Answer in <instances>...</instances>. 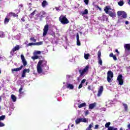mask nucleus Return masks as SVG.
Instances as JSON below:
<instances>
[{
    "instance_id": "f257e3e1",
    "label": "nucleus",
    "mask_w": 130,
    "mask_h": 130,
    "mask_svg": "<svg viewBox=\"0 0 130 130\" xmlns=\"http://www.w3.org/2000/svg\"><path fill=\"white\" fill-rule=\"evenodd\" d=\"M45 68L46 71L49 70V67L47 66V61L45 60H40L37 66L38 74H42V73H43V70H44Z\"/></svg>"
},
{
    "instance_id": "f03ea898",
    "label": "nucleus",
    "mask_w": 130,
    "mask_h": 130,
    "mask_svg": "<svg viewBox=\"0 0 130 130\" xmlns=\"http://www.w3.org/2000/svg\"><path fill=\"white\" fill-rule=\"evenodd\" d=\"M111 8L109 6H107L104 9V11L105 12L106 14H109L110 17L112 18H114V17H116V13H115V10H112L110 11Z\"/></svg>"
},
{
    "instance_id": "7ed1b4c3",
    "label": "nucleus",
    "mask_w": 130,
    "mask_h": 130,
    "mask_svg": "<svg viewBox=\"0 0 130 130\" xmlns=\"http://www.w3.org/2000/svg\"><path fill=\"white\" fill-rule=\"evenodd\" d=\"M88 71H89V67L86 66L85 68L83 70H79L80 77L84 78L86 75H87L88 73Z\"/></svg>"
},
{
    "instance_id": "20e7f679",
    "label": "nucleus",
    "mask_w": 130,
    "mask_h": 130,
    "mask_svg": "<svg viewBox=\"0 0 130 130\" xmlns=\"http://www.w3.org/2000/svg\"><path fill=\"white\" fill-rule=\"evenodd\" d=\"M59 20L61 22V24L63 25H66L67 24H69V20L67 18V16H64L63 15H61L59 18Z\"/></svg>"
},
{
    "instance_id": "39448f33",
    "label": "nucleus",
    "mask_w": 130,
    "mask_h": 130,
    "mask_svg": "<svg viewBox=\"0 0 130 130\" xmlns=\"http://www.w3.org/2000/svg\"><path fill=\"white\" fill-rule=\"evenodd\" d=\"M113 72L109 71L107 73V80L108 83H111L113 81Z\"/></svg>"
},
{
    "instance_id": "423d86ee",
    "label": "nucleus",
    "mask_w": 130,
    "mask_h": 130,
    "mask_svg": "<svg viewBox=\"0 0 130 130\" xmlns=\"http://www.w3.org/2000/svg\"><path fill=\"white\" fill-rule=\"evenodd\" d=\"M48 29H49V26L48 25V24L45 25L43 28V37H45L47 35V33L48 32Z\"/></svg>"
},
{
    "instance_id": "0eeeda50",
    "label": "nucleus",
    "mask_w": 130,
    "mask_h": 130,
    "mask_svg": "<svg viewBox=\"0 0 130 130\" xmlns=\"http://www.w3.org/2000/svg\"><path fill=\"white\" fill-rule=\"evenodd\" d=\"M117 81H118V85H120V86H122L123 85V79H122V75H118Z\"/></svg>"
},
{
    "instance_id": "6e6552de",
    "label": "nucleus",
    "mask_w": 130,
    "mask_h": 130,
    "mask_svg": "<svg viewBox=\"0 0 130 130\" xmlns=\"http://www.w3.org/2000/svg\"><path fill=\"white\" fill-rule=\"evenodd\" d=\"M104 90V88L103 87V86H100V88L99 89L97 96L98 97H100L101 95H102V93H103V90Z\"/></svg>"
},
{
    "instance_id": "1a4fd4ad",
    "label": "nucleus",
    "mask_w": 130,
    "mask_h": 130,
    "mask_svg": "<svg viewBox=\"0 0 130 130\" xmlns=\"http://www.w3.org/2000/svg\"><path fill=\"white\" fill-rule=\"evenodd\" d=\"M20 49V46L19 45H16L15 47H14L13 49L11 50L10 53L12 55H14V53L15 51H17V50H19Z\"/></svg>"
},
{
    "instance_id": "9d476101",
    "label": "nucleus",
    "mask_w": 130,
    "mask_h": 130,
    "mask_svg": "<svg viewBox=\"0 0 130 130\" xmlns=\"http://www.w3.org/2000/svg\"><path fill=\"white\" fill-rule=\"evenodd\" d=\"M26 73H30V69H25L23 70L21 75L22 78H25L26 77Z\"/></svg>"
},
{
    "instance_id": "9b49d317",
    "label": "nucleus",
    "mask_w": 130,
    "mask_h": 130,
    "mask_svg": "<svg viewBox=\"0 0 130 130\" xmlns=\"http://www.w3.org/2000/svg\"><path fill=\"white\" fill-rule=\"evenodd\" d=\"M22 69H23V65L20 66V67H19V68L12 69L11 70V71H12V73H13V74H14V73H15V72H20V71H21L22 70Z\"/></svg>"
},
{
    "instance_id": "f8f14e48",
    "label": "nucleus",
    "mask_w": 130,
    "mask_h": 130,
    "mask_svg": "<svg viewBox=\"0 0 130 130\" xmlns=\"http://www.w3.org/2000/svg\"><path fill=\"white\" fill-rule=\"evenodd\" d=\"M20 56H21V60L23 63V66L24 67H26V66H27V61H26V59H25V57L24 56V55L21 54Z\"/></svg>"
},
{
    "instance_id": "ddd939ff",
    "label": "nucleus",
    "mask_w": 130,
    "mask_h": 130,
    "mask_svg": "<svg viewBox=\"0 0 130 130\" xmlns=\"http://www.w3.org/2000/svg\"><path fill=\"white\" fill-rule=\"evenodd\" d=\"M113 102L112 101H110L108 100L106 102V105L105 106L106 107H110V106H111L113 104Z\"/></svg>"
},
{
    "instance_id": "4468645a",
    "label": "nucleus",
    "mask_w": 130,
    "mask_h": 130,
    "mask_svg": "<svg viewBox=\"0 0 130 130\" xmlns=\"http://www.w3.org/2000/svg\"><path fill=\"white\" fill-rule=\"evenodd\" d=\"M15 12L16 13H10L9 14V15L10 16H13V17H18V15L17 14H19V13H20V11L19 10H16L15 11Z\"/></svg>"
},
{
    "instance_id": "2eb2a0df",
    "label": "nucleus",
    "mask_w": 130,
    "mask_h": 130,
    "mask_svg": "<svg viewBox=\"0 0 130 130\" xmlns=\"http://www.w3.org/2000/svg\"><path fill=\"white\" fill-rule=\"evenodd\" d=\"M76 39H77V45L78 46H81V42H80V38H79V34L76 35Z\"/></svg>"
},
{
    "instance_id": "dca6fc26",
    "label": "nucleus",
    "mask_w": 130,
    "mask_h": 130,
    "mask_svg": "<svg viewBox=\"0 0 130 130\" xmlns=\"http://www.w3.org/2000/svg\"><path fill=\"white\" fill-rule=\"evenodd\" d=\"M96 105H97V103H96L89 104L88 106L89 109H93L94 107H96Z\"/></svg>"
},
{
    "instance_id": "f3484780",
    "label": "nucleus",
    "mask_w": 130,
    "mask_h": 130,
    "mask_svg": "<svg viewBox=\"0 0 130 130\" xmlns=\"http://www.w3.org/2000/svg\"><path fill=\"white\" fill-rule=\"evenodd\" d=\"M85 83H86V79H83L78 86V89H81V88H83V85H84Z\"/></svg>"
},
{
    "instance_id": "a211bd4d",
    "label": "nucleus",
    "mask_w": 130,
    "mask_h": 130,
    "mask_svg": "<svg viewBox=\"0 0 130 130\" xmlns=\"http://www.w3.org/2000/svg\"><path fill=\"white\" fill-rule=\"evenodd\" d=\"M67 88L68 89H69L70 90H74V85L72 84L68 83L67 85Z\"/></svg>"
},
{
    "instance_id": "6ab92c4d",
    "label": "nucleus",
    "mask_w": 130,
    "mask_h": 130,
    "mask_svg": "<svg viewBox=\"0 0 130 130\" xmlns=\"http://www.w3.org/2000/svg\"><path fill=\"white\" fill-rule=\"evenodd\" d=\"M48 6V2H47L46 1H43L42 3V7L43 8H46Z\"/></svg>"
},
{
    "instance_id": "aec40b11",
    "label": "nucleus",
    "mask_w": 130,
    "mask_h": 130,
    "mask_svg": "<svg viewBox=\"0 0 130 130\" xmlns=\"http://www.w3.org/2000/svg\"><path fill=\"white\" fill-rule=\"evenodd\" d=\"M125 50L130 51V44H126L124 45Z\"/></svg>"
},
{
    "instance_id": "412c9836",
    "label": "nucleus",
    "mask_w": 130,
    "mask_h": 130,
    "mask_svg": "<svg viewBox=\"0 0 130 130\" xmlns=\"http://www.w3.org/2000/svg\"><path fill=\"white\" fill-rule=\"evenodd\" d=\"M87 105V104H86V103H83L81 104H78V108H82L83 107H86Z\"/></svg>"
},
{
    "instance_id": "4be33fe9",
    "label": "nucleus",
    "mask_w": 130,
    "mask_h": 130,
    "mask_svg": "<svg viewBox=\"0 0 130 130\" xmlns=\"http://www.w3.org/2000/svg\"><path fill=\"white\" fill-rule=\"evenodd\" d=\"M11 99L13 101V102H16L17 101V97L14 94L11 95Z\"/></svg>"
},
{
    "instance_id": "5701e85b",
    "label": "nucleus",
    "mask_w": 130,
    "mask_h": 130,
    "mask_svg": "<svg viewBox=\"0 0 130 130\" xmlns=\"http://www.w3.org/2000/svg\"><path fill=\"white\" fill-rule=\"evenodd\" d=\"M80 120L81 122H88V119L86 118H80Z\"/></svg>"
},
{
    "instance_id": "b1692460",
    "label": "nucleus",
    "mask_w": 130,
    "mask_h": 130,
    "mask_svg": "<svg viewBox=\"0 0 130 130\" xmlns=\"http://www.w3.org/2000/svg\"><path fill=\"white\" fill-rule=\"evenodd\" d=\"M81 15H82V16L88 15V10L85 9L84 11L81 12Z\"/></svg>"
},
{
    "instance_id": "393cba45",
    "label": "nucleus",
    "mask_w": 130,
    "mask_h": 130,
    "mask_svg": "<svg viewBox=\"0 0 130 130\" xmlns=\"http://www.w3.org/2000/svg\"><path fill=\"white\" fill-rule=\"evenodd\" d=\"M37 12V10H34L32 13L30 14V15L29 16V17L32 18L33 16H34V15H35V14H36Z\"/></svg>"
},
{
    "instance_id": "a878e982",
    "label": "nucleus",
    "mask_w": 130,
    "mask_h": 130,
    "mask_svg": "<svg viewBox=\"0 0 130 130\" xmlns=\"http://www.w3.org/2000/svg\"><path fill=\"white\" fill-rule=\"evenodd\" d=\"M6 36L5 32L3 31H0V38H4Z\"/></svg>"
},
{
    "instance_id": "bb28decb",
    "label": "nucleus",
    "mask_w": 130,
    "mask_h": 130,
    "mask_svg": "<svg viewBox=\"0 0 130 130\" xmlns=\"http://www.w3.org/2000/svg\"><path fill=\"white\" fill-rule=\"evenodd\" d=\"M23 88H24V86L23 85H21V87L20 88L18 91L20 94H23V93H24L23 91H22Z\"/></svg>"
},
{
    "instance_id": "cd10ccee",
    "label": "nucleus",
    "mask_w": 130,
    "mask_h": 130,
    "mask_svg": "<svg viewBox=\"0 0 130 130\" xmlns=\"http://www.w3.org/2000/svg\"><path fill=\"white\" fill-rule=\"evenodd\" d=\"M40 16L41 17H45V15H46V13L45 12L42 11L40 13Z\"/></svg>"
},
{
    "instance_id": "c85d7f7f",
    "label": "nucleus",
    "mask_w": 130,
    "mask_h": 130,
    "mask_svg": "<svg viewBox=\"0 0 130 130\" xmlns=\"http://www.w3.org/2000/svg\"><path fill=\"white\" fill-rule=\"evenodd\" d=\"M123 106H124V108L125 111H127V109H128V107L126 104L122 103Z\"/></svg>"
},
{
    "instance_id": "c756f323",
    "label": "nucleus",
    "mask_w": 130,
    "mask_h": 130,
    "mask_svg": "<svg viewBox=\"0 0 130 130\" xmlns=\"http://www.w3.org/2000/svg\"><path fill=\"white\" fill-rule=\"evenodd\" d=\"M80 122H81V118H77V119L75 120V123H76V124H79V123H80Z\"/></svg>"
},
{
    "instance_id": "7c9ffc66",
    "label": "nucleus",
    "mask_w": 130,
    "mask_h": 130,
    "mask_svg": "<svg viewBox=\"0 0 130 130\" xmlns=\"http://www.w3.org/2000/svg\"><path fill=\"white\" fill-rule=\"evenodd\" d=\"M89 56H90V54L89 53L84 54V58L85 59H89Z\"/></svg>"
},
{
    "instance_id": "2f4dec72",
    "label": "nucleus",
    "mask_w": 130,
    "mask_h": 130,
    "mask_svg": "<svg viewBox=\"0 0 130 130\" xmlns=\"http://www.w3.org/2000/svg\"><path fill=\"white\" fill-rule=\"evenodd\" d=\"M108 130H117V127H114V126H110L109 127Z\"/></svg>"
},
{
    "instance_id": "473e14b6",
    "label": "nucleus",
    "mask_w": 130,
    "mask_h": 130,
    "mask_svg": "<svg viewBox=\"0 0 130 130\" xmlns=\"http://www.w3.org/2000/svg\"><path fill=\"white\" fill-rule=\"evenodd\" d=\"M98 63L100 64V66H102V59L101 58H98Z\"/></svg>"
},
{
    "instance_id": "72a5a7b5",
    "label": "nucleus",
    "mask_w": 130,
    "mask_h": 130,
    "mask_svg": "<svg viewBox=\"0 0 130 130\" xmlns=\"http://www.w3.org/2000/svg\"><path fill=\"white\" fill-rule=\"evenodd\" d=\"M124 3L123 1H120L118 3V4L120 7H122L123 5H124Z\"/></svg>"
},
{
    "instance_id": "f704fd0d",
    "label": "nucleus",
    "mask_w": 130,
    "mask_h": 130,
    "mask_svg": "<svg viewBox=\"0 0 130 130\" xmlns=\"http://www.w3.org/2000/svg\"><path fill=\"white\" fill-rule=\"evenodd\" d=\"M43 44V42H39L35 43V45L39 46V45H42Z\"/></svg>"
},
{
    "instance_id": "c9c22d12",
    "label": "nucleus",
    "mask_w": 130,
    "mask_h": 130,
    "mask_svg": "<svg viewBox=\"0 0 130 130\" xmlns=\"http://www.w3.org/2000/svg\"><path fill=\"white\" fill-rule=\"evenodd\" d=\"M39 58V56L36 55L31 57V59L34 60H35V59H38Z\"/></svg>"
},
{
    "instance_id": "e433bc0d",
    "label": "nucleus",
    "mask_w": 130,
    "mask_h": 130,
    "mask_svg": "<svg viewBox=\"0 0 130 130\" xmlns=\"http://www.w3.org/2000/svg\"><path fill=\"white\" fill-rule=\"evenodd\" d=\"M40 53H41L40 51H36L34 52V55H37V54H40Z\"/></svg>"
},
{
    "instance_id": "4c0bfd02",
    "label": "nucleus",
    "mask_w": 130,
    "mask_h": 130,
    "mask_svg": "<svg viewBox=\"0 0 130 130\" xmlns=\"http://www.w3.org/2000/svg\"><path fill=\"white\" fill-rule=\"evenodd\" d=\"M29 40H30V41H32V42H36V39L34 37H31L29 39Z\"/></svg>"
},
{
    "instance_id": "58836bf2",
    "label": "nucleus",
    "mask_w": 130,
    "mask_h": 130,
    "mask_svg": "<svg viewBox=\"0 0 130 130\" xmlns=\"http://www.w3.org/2000/svg\"><path fill=\"white\" fill-rule=\"evenodd\" d=\"M98 58H101V51H100L98 52Z\"/></svg>"
},
{
    "instance_id": "ea45409f",
    "label": "nucleus",
    "mask_w": 130,
    "mask_h": 130,
    "mask_svg": "<svg viewBox=\"0 0 130 130\" xmlns=\"http://www.w3.org/2000/svg\"><path fill=\"white\" fill-rule=\"evenodd\" d=\"M122 17L124 18H126V13L124 11H123V13L122 14Z\"/></svg>"
},
{
    "instance_id": "a19ab883",
    "label": "nucleus",
    "mask_w": 130,
    "mask_h": 130,
    "mask_svg": "<svg viewBox=\"0 0 130 130\" xmlns=\"http://www.w3.org/2000/svg\"><path fill=\"white\" fill-rule=\"evenodd\" d=\"M111 123H110V122L106 123L105 124V127H108L109 128V127H110V126H109V125H110Z\"/></svg>"
},
{
    "instance_id": "79ce46f5",
    "label": "nucleus",
    "mask_w": 130,
    "mask_h": 130,
    "mask_svg": "<svg viewBox=\"0 0 130 130\" xmlns=\"http://www.w3.org/2000/svg\"><path fill=\"white\" fill-rule=\"evenodd\" d=\"M5 118H6V116L5 115H2L0 116V121L4 120Z\"/></svg>"
},
{
    "instance_id": "37998d69",
    "label": "nucleus",
    "mask_w": 130,
    "mask_h": 130,
    "mask_svg": "<svg viewBox=\"0 0 130 130\" xmlns=\"http://www.w3.org/2000/svg\"><path fill=\"white\" fill-rule=\"evenodd\" d=\"M93 123H91L89 126L87 127V128H88L89 129H91V128H92V127H93Z\"/></svg>"
},
{
    "instance_id": "c03bdc74",
    "label": "nucleus",
    "mask_w": 130,
    "mask_h": 130,
    "mask_svg": "<svg viewBox=\"0 0 130 130\" xmlns=\"http://www.w3.org/2000/svg\"><path fill=\"white\" fill-rule=\"evenodd\" d=\"M123 13V11H118L117 15L118 16H122Z\"/></svg>"
},
{
    "instance_id": "a18cd8bd",
    "label": "nucleus",
    "mask_w": 130,
    "mask_h": 130,
    "mask_svg": "<svg viewBox=\"0 0 130 130\" xmlns=\"http://www.w3.org/2000/svg\"><path fill=\"white\" fill-rule=\"evenodd\" d=\"M100 110L101 112H102V111H106V108L102 107L100 109Z\"/></svg>"
},
{
    "instance_id": "49530a36",
    "label": "nucleus",
    "mask_w": 130,
    "mask_h": 130,
    "mask_svg": "<svg viewBox=\"0 0 130 130\" xmlns=\"http://www.w3.org/2000/svg\"><path fill=\"white\" fill-rule=\"evenodd\" d=\"M72 78V75H67L66 79L67 80H70Z\"/></svg>"
},
{
    "instance_id": "de8ad7c7",
    "label": "nucleus",
    "mask_w": 130,
    "mask_h": 130,
    "mask_svg": "<svg viewBox=\"0 0 130 130\" xmlns=\"http://www.w3.org/2000/svg\"><path fill=\"white\" fill-rule=\"evenodd\" d=\"M32 45H36L35 43H29L28 44V46H32Z\"/></svg>"
},
{
    "instance_id": "09e8293b",
    "label": "nucleus",
    "mask_w": 130,
    "mask_h": 130,
    "mask_svg": "<svg viewBox=\"0 0 130 130\" xmlns=\"http://www.w3.org/2000/svg\"><path fill=\"white\" fill-rule=\"evenodd\" d=\"M9 21H10V19H8V18H5V23H9Z\"/></svg>"
},
{
    "instance_id": "8fccbe9b",
    "label": "nucleus",
    "mask_w": 130,
    "mask_h": 130,
    "mask_svg": "<svg viewBox=\"0 0 130 130\" xmlns=\"http://www.w3.org/2000/svg\"><path fill=\"white\" fill-rule=\"evenodd\" d=\"M84 2L85 4L87 5L89 4V0H84Z\"/></svg>"
},
{
    "instance_id": "3c124183",
    "label": "nucleus",
    "mask_w": 130,
    "mask_h": 130,
    "mask_svg": "<svg viewBox=\"0 0 130 130\" xmlns=\"http://www.w3.org/2000/svg\"><path fill=\"white\" fill-rule=\"evenodd\" d=\"M89 110H86L85 112V115L87 116L88 115V114H89Z\"/></svg>"
},
{
    "instance_id": "603ef678",
    "label": "nucleus",
    "mask_w": 130,
    "mask_h": 130,
    "mask_svg": "<svg viewBox=\"0 0 130 130\" xmlns=\"http://www.w3.org/2000/svg\"><path fill=\"white\" fill-rule=\"evenodd\" d=\"M3 126H5V124L2 122H0V127H2Z\"/></svg>"
},
{
    "instance_id": "864d4df0",
    "label": "nucleus",
    "mask_w": 130,
    "mask_h": 130,
    "mask_svg": "<svg viewBox=\"0 0 130 130\" xmlns=\"http://www.w3.org/2000/svg\"><path fill=\"white\" fill-rule=\"evenodd\" d=\"M98 127H99V125L98 124L95 125L94 127V129H98Z\"/></svg>"
},
{
    "instance_id": "5fc2aeb1",
    "label": "nucleus",
    "mask_w": 130,
    "mask_h": 130,
    "mask_svg": "<svg viewBox=\"0 0 130 130\" xmlns=\"http://www.w3.org/2000/svg\"><path fill=\"white\" fill-rule=\"evenodd\" d=\"M127 129H126V130H130V123H129V124L127 125Z\"/></svg>"
},
{
    "instance_id": "6e6d98bb",
    "label": "nucleus",
    "mask_w": 130,
    "mask_h": 130,
    "mask_svg": "<svg viewBox=\"0 0 130 130\" xmlns=\"http://www.w3.org/2000/svg\"><path fill=\"white\" fill-rule=\"evenodd\" d=\"M113 58L114 60H117V58H116V56H115V55L113 56Z\"/></svg>"
},
{
    "instance_id": "4d7b16f0",
    "label": "nucleus",
    "mask_w": 130,
    "mask_h": 130,
    "mask_svg": "<svg viewBox=\"0 0 130 130\" xmlns=\"http://www.w3.org/2000/svg\"><path fill=\"white\" fill-rule=\"evenodd\" d=\"M55 9L56 10L57 12H59V11H60L59 8L58 7H55Z\"/></svg>"
},
{
    "instance_id": "13d9d810",
    "label": "nucleus",
    "mask_w": 130,
    "mask_h": 130,
    "mask_svg": "<svg viewBox=\"0 0 130 130\" xmlns=\"http://www.w3.org/2000/svg\"><path fill=\"white\" fill-rule=\"evenodd\" d=\"M109 56L110 57H113L114 56V55H113V53H111V54H110Z\"/></svg>"
},
{
    "instance_id": "bf43d9fd",
    "label": "nucleus",
    "mask_w": 130,
    "mask_h": 130,
    "mask_svg": "<svg viewBox=\"0 0 130 130\" xmlns=\"http://www.w3.org/2000/svg\"><path fill=\"white\" fill-rule=\"evenodd\" d=\"M115 52L117 53L118 55V54H119V51H118V50L116 49V50H115Z\"/></svg>"
},
{
    "instance_id": "052dcab7",
    "label": "nucleus",
    "mask_w": 130,
    "mask_h": 130,
    "mask_svg": "<svg viewBox=\"0 0 130 130\" xmlns=\"http://www.w3.org/2000/svg\"><path fill=\"white\" fill-rule=\"evenodd\" d=\"M28 7L29 8H30L31 6H32V4H31V3H28Z\"/></svg>"
},
{
    "instance_id": "680f3d73",
    "label": "nucleus",
    "mask_w": 130,
    "mask_h": 130,
    "mask_svg": "<svg viewBox=\"0 0 130 130\" xmlns=\"http://www.w3.org/2000/svg\"><path fill=\"white\" fill-rule=\"evenodd\" d=\"M21 21H22V22H25V19L24 18V17L21 18Z\"/></svg>"
},
{
    "instance_id": "e2e57ef3",
    "label": "nucleus",
    "mask_w": 130,
    "mask_h": 130,
    "mask_svg": "<svg viewBox=\"0 0 130 130\" xmlns=\"http://www.w3.org/2000/svg\"><path fill=\"white\" fill-rule=\"evenodd\" d=\"M125 25H127L128 24V21H126L125 22Z\"/></svg>"
},
{
    "instance_id": "0e129e2a",
    "label": "nucleus",
    "mask_w": 130,
    "mask_h": 130,
    "mask_svg": "<svg viewBox=\"0 0 130 130\" xmlns=\"http://www.w3.org/2000/svg\"><path fill=\"white\" fill-rule=\"evenodd\" d=\"M88 90H92V89H91V86H88Z\"/></svg>"
},
{
    "instance_id": "69168bd1",
    "label": "nucleus",
    "mask_w": 130,
    "mask_h": 130,
    "mask_svg": "<svg viewBox=\"0 0 130 130\" xmlns=\"http://www.w3.org/2000/svg\"><path fill=\"white\" fill-rule=\"evenodd\" d=\"M128 5H130V0H129L128 2Z\"/></svg>"
},
{
    "instance_id": "338daca9",
    "label": "nucleus",
    "mask_w": 130,
    "mask_h": 130,
    "mask_svg": "<svg viewBox=\"0 0 130 130\" xmlns=\"http://www.w3.org/2000/svg\"><path fill=\"white\" fill-rule=\"evenodd\" d=\"M86 130H92V129H88V128H87Z\"/></svg>"
},
{
    "instance_id": "774afa93",
    "label": "nucleus",
    "mask_w": 130,
    "mask_h": 130,
    "mask_svg": "<svg viewBox=\"0 0 130 130\" xmlns=\"http://www.w3.org/2000/svg\"><path fill=\"white\" fill-rule=\"evenodd\" d=\"M120 130H123V128H122V127H121V128H120Z\"/></svg>"
}]
</instances>
